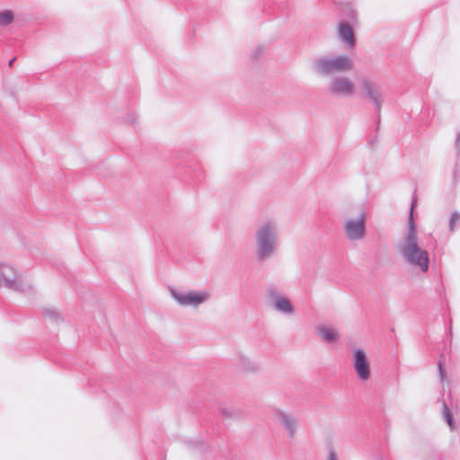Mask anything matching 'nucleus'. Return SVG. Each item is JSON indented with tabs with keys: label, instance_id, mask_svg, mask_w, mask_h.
<instances>
[{
	"label": "nucleus",
	"instance_id": "nucleus-1",
	"mask_svg": "<svg viewBox=\"0 0 460 460\" xmlns=\"http://www.w3.org/2000/svg\"><path fill=\"white\" fill-rule=\"evenodd\" d=\"M411 209H413V204ZM396 249L407 265L421 273L429 271V253L420 242L412 210H411L407 226L396 244Z\"/></svg>",
	"mask_w": 460,
	"mask_h": 460
},
{
	"label": "nucleus",
	"instance_id": "nucleus-2",
	"mask_svg": "<svg viewBox=\"0 0 460 460\" xmlns=\"http://www.w3.org/2000/svg\"><path fill=\"white\" fill-rule=\"evenodd\" d=\"M280 224L278 218L268 217L257 224L254 234V259L258 263L271 260L279 248Z\"/></svg>",
	"mask_w": 460,
	"mask_h": 460
},
{
	"label": "nucleus",
	"instance_id": "nucleus-3",
	"mask_svg": "<svg viewBox=\"0 0 460 460\" xmlns=\"http://www.w3.org/2000/svg\"><path fill=\"white\" fill-rule=\"evenodd\" d=\"M353 68L354 61L346 54L323 56L316 58L313 63L314 73L321 76L347 73Z\"/></svg>",
	"mask_w": 460,
	"mask_h": 460
},
{
	"label": "nucleus",
	"instance_id": "nucleus-4",
	"mask_svg": "<svg viewBox=\"0 0 460 460\" xmlns=\"http://www.w3.org/2000/svg\"><path fill=\"white\" fill-rule=\"evenodd\" d=\"M170 295L174 302L182 308L199 309L212 297V293L205 288L202 289H176L170 288Z\"/></svg>",
	"mask_w": 460,
	"mask_h": 460
},
{
	"label": "nucleus",
	"instance_id": "nucleus-5",
	"mask_svg": "<svg viewBox=\"0 0 460 460\" xmlns=\"http://www.w3.org/2000/svg\"><path fill=\"white\" fill-rule=\"evenodd\" d=\"M358 85L362 97L372 104L376 112L380 113L385 101V86L368 76L359 77Z\"/></svg>",
	"mask_w": 460,
	"mask_h": 460
},
{
	"label": "nucleus",
	"instance_id": "nucleus-6",
	"mask_svg": "<svg viewBox=\"0 0 460 460\" xmlns=\"http://www.w3.org/2000/svg\"><path fill=\"white\" fill-rule=\"evenodd\" d=\"M367 212L360 208L355 215L344 218L342 229L344 236L350 242L361 241L367 234Z\"/></svg>",
	"mask_w": 460,
	"mask_h": 460
},
{
	"label": "nucleus",
	"instance_id": "nucleus-7",
	"mask_svg": "<svg viewBox=\"0 0 460 460\" xmlns=\"http://www.w3.org/2000/svg\"><path fill=\"white\" fill-rule=\"evenodd\" d=\"M327 93L335 99H352L356 96L355 82L346 75H335L327 84Z\"/></svg>",
	"mask_w": 460,
	"mask_h": 460
},
{
	"label": "nucleus",
	"instance_id": "nucleus-8",
	"mask_svg": "<svg viewBox=\"0 0 460 460\" xmlns=\"http://www.w3.org/2000/svg\"><path fill=\"white\" fill-rule=\"evenodd\" d=\"M0 286L17 292H27L31 289V284L9 263L0 264Z\"/></svg>",
	"mask_w": 460,
	"mask_h": 460
},
{
	"label": "nucleus",
	"instance_id": "nucleus-9",
	"mask_svg": "<svg viewBox=\"0 0 460 460\" xmlns=\"http://www.w3.org/2000/svg\"><path fill=\"white\" fill-rule=\"evenodd\" d=\"M266 299L270 307L280 314L292 316L296 314L291 300L275 288H269L266 290Z\"/></svg>",
	"mask_w": 460,
	"mask_h": 460
},
{
	"label": "nucleus",
	"instance_id": "nucleus-10",
	"mask_svg": "<svg viewBox=\"0 0 460 460\" xmlns=\"http://www.w3.org/2000/svg\"><path fill=\"white\" fill-rule=\"evenodd\" d=\"M352 365L359 380L367 381L371 376L370 363L367 353L362 349H355L352 352Z\"/></svg>",
	"mask_w": 460,
	"mask_h": 460
},
{
	"label": "nucleus",
	"instance_id": "nucleus-11",
	"mask_svg": "<svg viewBox=\"0 0 460 460\" xmlns=\"http://www.w3.org/2000/svg\"><path fill=\"white\" fill-rule=\"evenodd\" d=\"M275 417L285 429L289 438H294L298 430L297 419L290 412L281 409L275 410Z\"/></svg>",
	"mask_w": 460,
	"mask_h": 460
},
{
	"label": "nucleus",
	"instance_id": "nucleus-12",
	"mask_svg": "<svg viewBox=\"0 0 460 460\" xmlns=\"http://www.w3.org/2000/svg\"><path fill=\"white\" fill-rule=\"evenodd\" d=\"M339 40L349 49L355 46V37L352 27L347 22H341L337 26Z\"/></svg>",
	"mask_w": 460,
	"mask_h": 460
},
{
	"label": "nucleus",
	"instance_id": "nucleus-13",
	"mask_svg": "<svg viewBox=\"0 0 460 460\" xmlns=\"http://www.w3.org/2000/svg\"><path fill=\"white\" fill-rule=\"evenodd\" d=\"M316 334L327 343H334L341 338L339 330L333 326L321 324L315 328Z\"/></svg>",
	"mask_w": 460,
	"mask_h": 460
},
{
	"label": "nucleus",
	"instance_id": "nucleus-14",
	"mask_svg": "<svg viewBox=\"0 0 460 460\" xmlns=\"http://www.w3.org/2000/svg\"><path fill=\"white\" fill-rule=\"evenodd\" d=\"M235 364L243 373H257L260 370L258 361L243 354L238 355Z\"/></svg>",
	"mask_w": 460,
	"mask_h": 460
},
{
	"label": "nucleus",
	"instance_id": "nucleus-15",
	"mask_svg": "<svg viewBox=\"0 0 460 460\" xmlns=\"http://www.w3.org/2000/svg\"><path fill=\"white\" fill-rule=\"evenodd\" d=\"M219 412L222 416L227 419H239L242 417V411L232 405H224L219 409Z\"/></svg>",
	"mask_w": 460,
	"mask_h": 460
},
{
	"label": "nucleus",
	"instance_id": "nucleus-16",
	"mask_svg": "<svg viewBox=\"0 0 460 460\" xmlns=\"http://www.w3.org/2000/svg\"><path fill=\"white\" fill-rule=\"evenodd\" d=\"M13 21V13L10 10L0 12V26H7Z\"/></svg>",
	"mask_w": 460,
	"mask_h": 460
},
{
	"label": "nucleus",
	"instance_id": "nucleus-17",
	"mask_svg": "<svg viewBox=\"0 0 460 460\" xmlns=\"http://www.w3.org/2000/svg\"><path fill=\"white\" fill-rule=\"evenodd\" d=\"M43 314L46 318H49V320H52L55 322L58 321L60 319L59 313L54 308H45L43 310Z\"/></svg>",
	"mask_w": 460,
	"mask_h": 460
},
{
	"label": "nucleus",
	"instance_id": "nucleus-18",
	"mask_svg": "<svg viewBox=\"0 0 460 460\" xmlns=\"http://www.w3.org/2000/svg\"><path fill=\"white\" fill-rule=\"evenodd\" d=\"M460 220V214L458 212H454L451 215L450 221H449V230L451 232L454 231L456 224Z\"/></svg>",
	"mask_w": 460,
	"mask_h": 460
},
{
	"label": "nucleus",
	"instance_id": "nucleus-19",
	"mask_svg": "<svg viewBox=\"0 0 460 460\" xmlns=\"http://www.w3.org/2000/svg\"><path fill=\"white\" fill-rule=\"evenodd\" d=\"M444 415H445V418H446L448 426L450 427V429H454L455 424L453 422V418H452L449 409L447 406H445V408H444Z\"/></svg>",
	"mask_w": 460,
	"mask_h": 460
},
{
	"label": "nucleus",
	"instance_id": "nucleus-20",
	"mask_svg": "<svg viewBox=\"0 0 460 460\" xmlns=\"http://www.w3.org/2000/svg\"><path fill=\"white\" fill-rule=\"evenodd\" d=\"M326 460H339V456L333 448H330L326 455Z\"/></svg>",
	"mask_w": 460,
	"mask_h": 460
},
{
	"label": "nucleus",
	"instance_id": "nucleus-21",
	"mask_svg": "<svg viewBox=\"0 0 460 460\" xmlns=\"http://www.w3.org/2000/svg\"><path fill=\"white\" fill-rule=\"evenodd\" d=\"M127 119V122H128V123H130V124H134V123H136V122H137V114H136V113L131 112V113H129V114L128 115V117H127V119Z\"/></svg>",
	"mask_w": 460,
	"mask_h": 460
},
{
	"label": "nucleus",
	"instance_id": "nucleus-22",
	"mask_svg": "<svg viewBox=\"0 0 460 460\" xmlns=\"http://www.w3.org/2000/svg\"><path fill=\"white\" fill-rule=\"evenodd\" d=\"M455 148L457 155H460V131L458 132L456 138Z\"/></svg>",
	"mask_w": 460,
	"mask_h": 460
},
{
	"label": "nucleus",
	"instance_id": "nucleus-23",
	"mask_svg": "<svg viewBox=\"0 0 460 460\" xmlns=\"http://www.w3.org/2000/svg\"><path fill=\"white\" fill-rule=\"evenodd\" d=\"M438 368H439L440 377L443 380L445 377V370L443 369L441 363L438 364Z\"/></svg>",
	"mask_w": 460,
	"mask_h": 460
},
{
	"label": "nucleus",
	"instance_id": "nucleus-24",
	"mask_svg": "<svg viewBox=\"0 0 460 460\" xmlns=\"http://www.w3.org/2000/svg\"><path fill=\"white\" fill-rule=\"evenodd\" d=\"M14 61H15V58H13L11 60H9L8 66L12 67L13 66Z\"/></svg>",
	"mask_w": 460,
	"mask_h": 460
}]
</instances>
